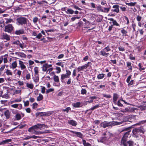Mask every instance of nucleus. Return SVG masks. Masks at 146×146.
Returning a JSON list of instances; mask_svg holds the SVG:
<instances>
[{"mask_svg":"<svg viewBox=\"0 0 146 146\" xmlns=\"http://www.w3.org/2000/svg\"><path fill=\"white\" fill-rule=\"evenodd\" d=\"M47 125L44 124L37 123L33 126L29 128L28 131L31 133L36 135H40L43 134L44 133L40 131H36L38 130H41L43 127H46Z\"/></svg>","mask_w":146,"mask_h":146,"instance_id":"1","label":"nucleus"},{"mask_svg":"<svg viewBox=\"0 0 146 146\" xmlns=\"http://www.w3.org/2000/svg\"><path fill=\"white\" fill-rule=\"evenodd\" d=\"M123 122H117L113 121L112 122H108L104 121L101 122L100 124V127H103L104 128H105L108 126H111L112 125H118L122 124Z\"/></svg>","mask_w":146,"mask_h":146,"instance_id":"2","label":"nucleus"},{"mask_svg":"<svg viewBox=\"0 0 146 146\" xmlns=\"http://www.w3.org/2000/svg\"><path fill=\"white\" fill-rule=\"evenodd\" d=\"M16 24L19 26H23L27 24L29 20L25 17H19L16 19Z\"/></svg>","mask_w":146,"mask_h":146,"instance_id":"3","label":"nucleus"},{"mask_svg":"<svg viewBox=\"0 0 146 146\" xmlns=\"http://www.w3.org/2000/svg\"><path fill=\"white\" fill-rule=\"evenodd\" d=\"M42 68L43 71H46V73L48 74H49L53 69V68L52 67V65L48 64L47 63L44 64Z\"/></svg>","mask_w":146,"mask_h":146,"instance_id":"4","label":"nucleus"},{"mask_svg":"<svg viewBox=\"0 0 146 146\" xmlns=\"http://www.w3.org/2000/svg\"><path fill=\"white\" fill-rule=\"evenodd\" d=\"M130 131H128L125 133L122 138L121 141V144L123 146H127V138L129 135Z\"/></svg>","mask_w":146,"mask_h":146,"instance_id":"5","label":"nucleus"},{"mask_svg":"<svg viewBox=\"0 0 146 146\" xmlns=\"http://www.w3.org/2000/svg\"><path fill=\"white\" fill-rule=\"evenodd\" d=\"M111 49L110 47L109 46H107L105 47L103 50L101 51L100 52V55L107 57L110 54L109 53H106V52H108Z\"/></svg>","mask_w":146,"mask_h":146,"instance_id":"6","label":"nucleus"},{"mask_svg":"<svg viewBox=\"0 0 146 146\" xmlns=\"http://www.w3.org/2000/svg\"><path fill=\"white\" fill-rule=\"evenodd\" d=\"M66 74H62L61 76V80L62 82H64V80L66 78H69L71 74V72L70 71L66 70Z\"/></svg>","mask_w":146,"mask_h":146,"instance_id":"7","label":"nucleus"},{"mask_svg":"<svg viewBox=\"0 0 146 146\" xmlns=\"http://www.w3.org/2000/svg\"><path fill=\"white\" fill-rule=\"evenodd\" d=\"M14 27L11 24H8L5 27L4 31L9 33H11L14 29Z\"/></svg>","mask_w":146,"mask_h":146,"instance_id":"8","label":"nucleus"},{"mask_svg":"<svg viewBox=\"0 0 146 146\" xmlns=\"http://www.w3.org/2000/svg\"><path fill=\"white\" fill-rule=\"evenodd\" d=\"M92 63L90 62H88L87 64H86L83 66H79L77 68L78 71L80 72L83 70L84 69H86L89 66H91Z\"/></svg>","mask_w":146,"mask_h":146,"instance_id":"9","label":"nucleus"},{"mask_svg":"<svg viewBox=\"0 0 146 146\" xmlns=\"http://www.w3.org/2000/svg\"><path fill=\"white\" fill-rule=\"evenodd\" d=\"M142 128H135L133 129L132 132L133 134L136 135V134H139V133H144V131L142 130Z\"/></svg>","mask_w":146,"mask_h":146,"instance_id":"10","label":"nucleus"},{"mask_svg":"<svg viewBox=\"0 0 146 146\" xmlns=\"http://www.w3.org/2000/svg\"><path fill=\"white\" fill-rule=\"evenodd\" d=\"M108 138L106 136L101 137L98 139V142L105 143L107 141Z\"/></svg>","mask_w":146,"mask_h":146,"instance_id":"11","label":"nucleus"},{"mask_svg":"<svg viewBox=\"0 0 146 146\" xmlns=\"http://www.w3.org/2000/svg\"><path fill=\"white\" fill-rule=\"evenodd\" d=\"M11 106L12 108H17L19 110L21 109L22 108V105L20 104H12L11 105Z\"/></svg>","mask_w":146,"mask_h":146,"instance_id":"12","label":"nucleus"},{"mask_svg":"<svg viewBox=\"0 0 146 146\" xmlns=\"http://www.w3.org/2000/svg\"><path fill=\"white\" fill-rule=\"evenodd\" d=\"M119 6L118 5H114L112 8L114 9H112L111 10V11L112 12H114L117 13H118L119 12Z\"/></svg>","mask_w":146,"mask_h":146,"instance_id":"13","label":"nucleus"},{"mask_svg":"<svg viewBox=\"0 0 146 146\" xmlns=\"http://www.w3.org/2000/svg\"><path fill=\"white\" fill-rule=\"evenodd\" d=\"M70 132L73 134H75V136L80 138H82L83 137L82 134L80 132L74 131H71Z\"/></svg>","mask_w":146,"mask_h":146,"instance_id":"14","label":"nucleus"},{"mask_svg":"<svg viewBox=\"0 0 146 146\" xmlns=\"http://www.w3.org/2000/svg\"><path fill=\"white\" fill-rule=\"evenodd\" d=\"M131 62H126V65L128 68V70L131 72H132V66H131Z\"/></svg>","mask_w":146,"mask_h":146,"instance_id":"15","label":"nucleus"},{"mask_svg":"<svg viewBox=\"0 0 146 146\" xmlns=\"http://www.w3.org/2000/svg\"><path fill=\"white\" fill-rule=\"evenodd\" d=\"M108 20L112 22L113 25H112L119 26V24L115 20H114L112 18H109Z\"/></svg>","mask_w":146,"mask_h":146,"instance_id":"16","label":"nucleus"},{"mask_svg":"<svg viewBox=\"0 0 146 146\" xmlns=\"http://www.w3.org/2000/svg\"><path fill=\"white\" fill-rule=\"evenodd\" d=\"M68 123L70 125L75 126L77 125V122L72 120H69L68 121Z\"/></svg>","mask_w":146,"mask_h":146,"instance_id":"17","label":"nucleus"},{"mask_svg":"<svg viewBox=\"0 0 146 146\" xmlns=\"http://www.w3.org/2000/svg\"><path fill=\"white\" fill-rule=\"evenodd\" d=\"M19 64L20 65V67L21 68V69L22 70H23L26 68V67L25 65L24 64L23 62L21 60H19Z\"/></svg>","mask_w":146,"mask_h":146,"instance_id":"18","label":"nucleus"},{"mask_svg":"<svg viewBox=\"0 0 146 146\" xmlns=\"http://www.w3.org/2000/svg\"><path fill=\"white\" fill-rule=\"evenodd\" d=\"M24 33V31L23 29H20L19 30H17L15 32V34L16 35H20L23 34Z\"/></svg>","mask_w":146,"mask_h":146,"instance_id":"19","label":"nucleus"},{"mask_svg":"<svg viewBox=\"0 0 146 146\" xmlns=\"http://www.w3.org/2000/svg\"><path fill=\"white\" fill-rule=\"evenodd\" d=\"M4 114L7 119H9L10 117V112L8 110H6L4 111Z\"/></svg>","mask_w":146,"mask_h":146,"instance_id":"20","label":"nucleus"},{"mask_svg":"<svg viewBox=\"0 0 146 146\" xmlns=\"http://www.w3.org/2000/svg\"><path fill=\"white\" fill-rule=\"evenodd\" d=\"M17 66V63L16 61H14L13 62L11 65H10L9 67L10 68L14 69Z\"/></svg>","mask_w":146,"mask_h":146,"instance_id":"21","label":"nucleus"},{"mask_svg":"<svg viewBox=\"0 0 146 146\" xmlns=\"http://www.w3.org/2000/svg\"><path fill=\"white\" fill-rule=\"evenodd\" d=\"M15 54H17L19 56L21 57L25 58L26 57V55L23 52H17L15 53Z\"/></svg>","mask_w":146,"mask_h":146,"instance_id":"22","label":"nucleus"},{"mask_svg":"<svg viewBox=\"0 0 146 146\" xmlns=\"http://www.w3.org/2000/svg\"><path fill=\"white\" fill-rule=\"evenodd\" d=\"M74 11L71 8L68 9L66 11V13L68 14H73Z\"/></svg>","mask_w":146,"mask_h":146,"instance_id":"23","label":"nucleus"},{"mask_svg":"<svg viewBox=\"0 0 146 146\" xmlns=\"http://www.w3.org/2000/svg\"><path fill=\"white\" fill-rule=\"evenodd\" d=\"M105 75V74H100L97 76V78L99 80L102 79L104 77Z\"/></svg>","mask_w":146,"mask_h":146,"instance_id":"24","label":"nucleus"},{"mask_svg":"<svg viewBox=\"0 0 146 146\" xmlns=\"http://www.w3.org/2000/svg\"><path fill=\"white\" fill-rule=\"evenodd\" d=\"M3 38L6 40H10L9 36L6 34H3Z\"/></svg>","mask_w":146,"mask_h":146,"instance_id":"25","label":"nucleus"},{"mask_svg":"<svg viewBox=\"0 0 146 146\" xmlns=\"http://www.w3.org/2000/svg\"><path fill=\"white\" fill-rule=\"evenodd\" d=\"M73 107L75 108H79L80 107L81 103L79 102H77L72 104Z\"/></svg>","mask_w":146,"mask_h":146,"instance_id":"26","label":"nucleus"},{"mask_svg":"<svg viewBox=\"0 0 146 146\" xmlns=\"http://www.w3.org/2000/svg\"><path fill=\"white\" fill-rule=\"evenodd\" d=\"M26 86L30 89H32L33 88L34 85L32 83L29 84L27 83L26 84Z\"/></svg>","mask_w":146,"mask_h":146,"instance_id":"27","label":"nucleus"},{"mask_svg":"<svg viewBox=\"0 0 146 146\" xmlns=\"http://www.w3.org/2000/svg\"><path fill=\"white\" fill-rule=\"evenodd\" d=\"M119 96L116 93H114L113 94V100H117L119 98Z\"/></svg>","mask_w":146,"mask_h":146,"instance_id":"28","label":"nucleus"},{"mask_svg":"<svg viewBox=\"0 0 146 146\" xmlns=\"http://www.w3.org/2000/svg\"><path fill=\"white\" fill-rule=\"evenodd\" d=\"M127 144H128V146H133L134 142L133 141L131 140H129L127 141Z\"/></svg>","mask_w":146,"mask_h":146,"instance_id":"29","label":"nucleus"},{"mask_svg":"<svg viewBox=\"0 0 146 146\" xmlns=\"http://www.w3.org/2000/svg\"><path fill=\"white\" fill-rule=\"evenodd\" d=\"M21 115L20 114L17 113L15 116V118L17 120H19L21 119Z\"/></svg>","mask_w":146,"mask_h":146,"instance_id":"30","label":"nucleus"},{"mask_svg":"<svg viewBox=\"0 0 146 146\" xmlns=\"http://www.w3.org/2000/svg\"><path fill=\"white\" fill-rule=\"evenodd\" d=\"M110 8H105L104 7L102 9V12L104 13H107L109 11Z\"/></svg>","mask_w":146,"mask_h":146,"instance_id":"31","label":"nucleus"},{"mask_svg":"<svg viewBox=\"0 0 146 146\" xmlns=\"http://www.w3.org/2000/svg\"><path fill=\"white\" fill-rule=\"evenodd\" d=\"M83 142L84 146H92L90 143L88 142H86L85 140H83Z\"/></svg>","mask_w":146,"mask_h":146,"instance_id":"32","label":"nucleus"},{"mask_svg":"<svg viewBox=\"0 0 146 146\" xmlns=\"http://www.w3.org/2000/svg\"><path fill=\"white\" fill-rule=\"evenodd\" d=\"M136 3H137L136 2H135L134 3L131 2L130 3H125V4L126 5H127L128 6H135L136 4Z\"/></svg>","mask_w":146,"mask_h":146,"instance_id":"33","label":"nucleus"},{"mask_svg":"<svg viewBox=\"0 0 146 146\" xmlns=\"http://www.w3.org/2000/svg\"><path fill=\"white\" fill-rule=\"evenodd\" d=\"M38 95L39 96L37 98V101H40L43 99V96L41 94H39Z\"/></svg>","mask_w":146,"mask_h":146,"instance_id":"34","label":"nucleus"},{"mask_svg":"<svg viewBox=\"0 0 146 146\" xmlns=\"http://www.w3.org/2000/svg\"><path fill=\"white\" fill-rule=\"evenodd\" d=\"M121 33L123 34V36H126L127 35V31L125 29H122L121 31Z\"/></svg>","mask_w":146,"mask_h":146,"instance_id":"35","label":"nucleus"},{"mask_svg":"<svg viewBox=\"0 0 146 146\" xmlns=\"http://www.w3.org/2000/svg\"><path fill=\"white\" fill-rule=\"evenodd\" d=\"M54 79L55 82H59V79L58 77V76L54 75Z\"/></svg>","mask_w":146,"mask_h":146,"instance_id":"36","label":"nucleus"},{"mask_svg":"<svg viewBox=\"0 0 146 146\" xmlns=\"http://www.w3.org/2000/svg\"><path fill=\"white\" fill-rule=\"evenodd\" d=\"M37 76H35V77L33 78V80L34 82L36 83H37L39 81V77H38V75H36Z\"/></svg>","mask_w":146,"mask_h":146,"instance_id":"37","label":"nucleus"},{"mask_svg":"<svg viewBox=\"0 0 146 146\" xmlns=\"http://www.w3.org/2000/svg\"><path fill=\"white\" fill-rule=\"evenodd\" d=\"M5 73L8 76L12 75V72L11 71L9 70L8 69H7L6 71L5 72Z\"/></svg>","mask_w":146,"mask_h":146,"instance_id":"38","label":"nucleus"},{"mask_svg":"<svg viewBox=\"0 0 146 146\" xmlns=\"http://www.w3.org/2000/svg\"><path fill=\"white\" fill-rule=\"evenodd\" d=\"M22 5H21L19 6H17L15 7V10L16 11L21 9H22Z\"/></svg>","mask_w":146,"mask_h":146,"instance_id":"39","label":"nucleus"},{"mask_svg":"<svg viewBox=\"0 0 146 146\" xmlns=\"http://www.w3.org/2000/svg\"><path fill=\"white\" fill-rule=\"evenodd\" d=\"M34 70L35 75H38V68L37 67H35L34 68Z\"/></svg>","mask_w":146,"mask_h":146,"instance_id":"40","label":"nucleus"},{"mask_svg":"<svg viewBox=\"0 0 146 146\" xmlns=\"http://www.w3.org/2000/svg\"><path fill=\"white\" fill-rule=\"evenodd\" d=\"M12 141V139H8L3 140V142L4 143V144L7 143Z\"/></svg>","mask_w":146,"mask_h":146,"instance_id":"41","label":"nucleus"},{"mask_svg":"<svg viewBox=\"0 0 146 146\" xmlns=\"http://www.w3.org/2000/svg\"><path fill=\"white\" fill-rule=\"evenodd\" d=\"M102 19L103 17L102 16L101 17H98L96 19V21L98 23L102 21Z\"/></svg>","mask_w":146,"mask_h":146,"instance_id":"42","label":"nucleus"},{"mask_svg":"<svg viewBox=\"0 0 146 146\" xmlns=\"http://www.w3.org/2000/svg\"><path fill=\"white\" fill-rule=\"evenodd\" d=\"M99 106H100L98 104L94 106L90 109V110H94L98 108Z\"/></svg>","mask_w":146,"mask_h":146,"instance_id":"43","label":"nucleus"},{"mask_svg":"<svg viewBox=\"0 0 146 146\" xmlns=\"http://www.w3.org/2000/svg\"><path fill=\"white\" fill-rule=\"evenodd\" d=\"M138 66L139 67V70L140 71H141L143 70H144L145 69V68H142L143 66H141V63H139L138 64Z\"/></svg>","mask_w":146,"mask_h":146,"instance_id":"44","label":"nucleus"},{"mask_svg":"<svg viewBox=\"0 0 146 146\" xmlns=\"http://www.w3.org/2000/svg\"><path fill=\"white\" fill-rule=\"evenodd\" d=\"M97 9L98 11H101L102 12V6L100 5H99L97 7Z\"/></svg>","mask_w":146,"mask_h":146,"instance_id":"45","label":"nucleus"},{"mask_svg":"<svg viewBox=\"0 0 146 146\" xmlns=\"http://www.w3.org/2000/svg\"><path fill=\"white\" fill-rule=\"evenodd\" d=\"M42 36V35L41 33H39L37 35H36V37L34 38L35 39L36 38L39 39H40Z\"/></svg>","mask_w":146,"mask_h":146,"instance_id":"46","label":"nucleus"},{"mask_svg":"<svg viewBox=\"0 0 146 146\" xmlns=\"http://www.w3.org/2000/svg\"><path fill=\"white\" fill-rule=\"evenodd\" d=\"M103 97L106 98H109L111 97V96L110 94H103Z\"/></svg>","mask_w":146,"mask_h":146,"instance_id":"47","label":"nucleus"},{"mask_svg":"<svg viewBox=\"0 0 146 146\" xmlns=\"http://www.w3.org/2000/svg\"><path fill=\"white\" fill-rule=\"evenodd\" d=\"M87 91L85 89H82L81 90V94H82L84 95V94H86Z\"/></svg>","mask_w":146,"mask_h":146,"instance_id":"48","label":"nucleus"},{"mask_svg":"<svg viewBox=\"0 0 146 146\" xmlns=\"http://www.w3.org/2000/svg\"><path fill=\"white\" fill-rule=\"evenodd\" d=\"M23 102H24V105L26 107L29 106V101H27L25 102V101H23Z\"/></svg>","mask_w":146,"mask_h":146,"instance_id":"49","label":"nucleus"},{"mask_svg":"<svg viewBox=\"0 0 146 146\" xmlns=\"http://www.w3.org/2000/svg\"><path fill=\"white\" fill-rule=\"evenodd\" d=\"M70 110L71 108L70 107H68L66 108L65 109H63L62 111H66L67 113H68L69 111Z\"/></svg>","mask_w":146,"mask_h":146,"instance_id":"50","label":"nucleus"},{"mask_svg":"<svg viewBox=\"0 0 146 146\" xmlns=\"http://www.w3.org/2000/svg\"><path fill=\"white\" fill-rule=\"evenodd\" d=\"M31 138V136L29 135H27L24 138H23V140H27L28 139H30Z\"/></svg>","mask_w":146,"mask_h":146,"instance_id":"51","label":"nucleus"},{"mask_svg":"<svg viewBox=\"0 0 146 146\" xmlns=\"http://www.w3.org/2000/svg\"><path fill=\"white\" fill-rule=\"evenodd\" d=\"M5 67V65L2 66L0 68V75L2 74V72L4 69Z\"/></svg>","mask_w":146,"mask_h":146,"instance_id":"52","label":"nucleus"},{"mask_svg":"<svg viewBox=\"0 0 146 146\" xmlns=\"http://www.w3.org/2000/svg\"><path fill=\"white\" fill-rule=\"evenodd\" d=\"M56 69L57 70V71L56 72V73L58 74L60 72L61 70L60 67H56Z\"/></svg>","mask_w":146,"mask_h":146,"instance_id":"53","label":"nucleus"},{"mask_svg":"<svg viewBox=\"0 0 146 146\" xmlns=\"http://www.w3.org/2000/svg\"><path fill=\"white\" fill-rule=\"evenodd\" d=\"M54 90V89L53 88H50L48 89L46 91V93H48L50 92H53Z\"/></svg>","mask_w":146,"mask_h":146,"instance_id":"54","label":"nucleus"},{"mask_svg":"<svg viewBox=\"0 0 146 146\" xmlns=\"http://www.w3.org/2000/svg\"><path fill=\"white\" fill-rule=\"evenodd\" d=\"M13 21V20L11 19H6V23H8L11 22Z\"/></svg>","mask_w":146,"mask_h":146,"instance_id":"55","label":"nucleus"},{"mask_svg":"<svg viewBox=\"0 0 146 146\" xmlns=\"http://www.w3.org/2000/svg\"><path fill=\"white\" fill-rule=\"evenodd\" d=\"M74 8L78 10H81L82 9L79 7L77 6L74 5L73 6Z\"/></svg>","mask_w":146,"mask_h":146,"instance_id":"56","label":"nucleus"},{"mask_svg":"<svg viewBox=\"0 0 146 146\" xmlns=\"http://www.w3.org/2000/svg\"><path fill=\"white\" fill-rule=\"evenodd\" d=\"M146 123V119L145 120H143L140 121H139L138 123V124L140 125L144 124Z\"/></svg>","mask_w":146,"mask_h":146,"instance_id":"57","label":"nucleus"},{"mask_svg":"<svg viewBox=\"0 0 146 146\" xmlns=\"http://www.w3.org/2000/svg\"><path fill=\"white\" fill-rule=\"evenodd\" d=\"M26 79L27 80H29L31 78V75L29 73H28L26 75Z\"/></svg>","mask_w":146,"mask_h":146,"instance_id":"58","label":"nucleus"},{"mask_svg":"<svg viewBox=\"0 0 146 146\" xmlns=\"http://www.w3.org/2000/svg\"><path fill=\"white\" fill-rule=\"evenodd\" d=\"M132 27L133 28V31H135L136 25L134 23H132Z\"/></svg>","mask_w":146,"mask_h":146,"instance_id":"59","label":"nucleus"},{"mask_svg":"<svg viewBox=\"0 0 146 146\" xmlns=\"http://www.w3.org/2000/svg\"><path fill=\"white\" fill-rule=\"evenodd\" d=\"M38 20V18L37 17H34L33 19V22L34 23L37 22Z\"/></svg>","mask_w":146,"mask_h":146,"instance_id":"60","label":"nucleus"},{"mask_svg":"<svg viewBox=\"0 0 146 146\" xmlns=\"http://www.w3.org/2000/svg\"><path fill=\"white\" fill-rule=\"evenodd\" d=\"M131 75H130L129 76H128V77H127L126 80V82L127 83H128L129 82H130V81L131 78Z\"/></svg>","mask_w":146,"mask_h":146,"instance_id":"61","label":"nucleus"},{"mask_svg":"<svg viewBox=\"0 0 146 146\" xmlns=\"http://www.w3.org/2000/svg\"><path fill=\"white\" fill-rule=\"evenodd\" d=\"M142 18V17L139 15H138L137 17V20L138 22H140L141 21V19Z\"/></svg>","mask_w":146,"mask_h":146,"instance_id":"62","label":"nucleus"},{"mask_svg":"<svg viewBox=\"0 0 146 146\" xmlns=\"http://www.w3.org/2000/svg\"><path fill=\"white\" fill-rule=\"evenodd\" d=\"M19 46L22 49L23 48L25 47L24 46V44L23 42L20 43Z\"/></svg>","mask_w":146,"mask_h":146,"instance_id":"63","label":"nucleus"},{"mask_svg":"<svg viewBox=\"0 0 146 146\" xmlns=\"http://www.w3.org/2000/svg\"><path fill=\"white\" fill-rule=\"evenodd\" d=\"M33 108L34 109L35 108H36L38 106L37 104L36 103H35L33 104Z\"/></svg>","mask_w":146,"mask_h":146,"instance_id":"64","label":"nucleus"}]
</instances>
